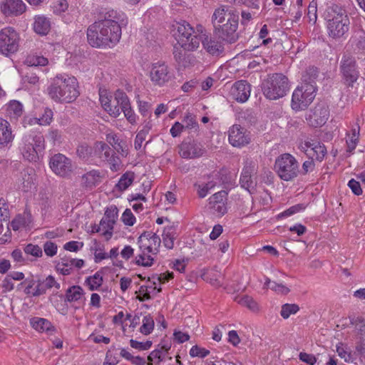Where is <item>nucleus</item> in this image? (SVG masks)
<instances>
[{"label": "nucleus", "mask_w": 365, "mask_h": 365, "mask_svg": "<svg viewBox=\"0 0 365 365\" xmlns=\"http://www.w3.org/2000/svg\"><path fill=\"white\" fill-rule=\"evenodd\" d=\"M307 206V205L305 203H299L294 205L288 208L287 210H284V212L278 214L277 217V219H282L290 217L296 213L304 211L306 209Z\"/></svg>", "instance_id": "45"}, {"label": "nucleus", "mask_w": 365, "mask_h": 365, "mask_svg": "<svg viewBox=\"0 0 365 365\" xmlns=\"http://www.w3.org/2000/svg\"><path fill=\"white\" fill-rule=\"evenodd\" d=\"M237 14L235 10L227 6H221L216 9L213 13L212 21V24L216 29L221 26L224 22L228 20V17L231 15Z\"/></svg>", "instance_id": "29"}, {"label": "nucleus", "mask_w": 365, "mask_h": 365, "mask_svg": "<svg viewBox=\"0 0 365 365\" xmlns=\"http://www.w3.org/2000/svg\"><path fill=\"white\" fill-rule=\"evenodd\" d=\"M52 11L53 14L61 16L62 20L68 24L73 21L76 16L77 11L73 8H68V4L66 0H58L53 3Z\"/></svg>", "instance_id": "21"}, {"label": "nucleus", "mask_w": 365, "mask_h": 365, "mask_svg": "<svg viewBox=\"0 0 365 365\" xmlns=\"http://www.w3.org/2000/svg\"><path fill=\"white\" fill-rule=\"evenodd\" d=\"M299 149L309 158L316 159L318 161H322L327 153L325 146L319 142H302L299 145Z\"/></svg>", "instance_id": "18"}, {"label": "nucleus", "mask_w": 365, "mask_h": 365, "mask_svg": "<svg viewBox=\"0 0 365 365\" xmlns=\"http://www.w3.org/2000/svg\"><path fill=\"white\" fill-rule=\"evenodd\" d=\"M148 133V129L145 128V129L140 130L137 133L135 139V142H134V146H135V150H138L141 149L143 143L145 140Z\"/></svg>", "instance_id": "61"}, {"label": "nucleus", "mask_w": 365, "mask_h": 365, "mask_svg": "<svg viewBox=\"0 0 365 365\" xmlns=\"http://www.w3.org/2000/svg\"><path fill=\"white\" fill-rule=\"evenodd\" d=\"M14 137L9 122L0 118V148L9 146Z\"/></svg>", "instance_id": "28"}, {"label": "nucleus", "mask_w": 365, "mask_h": 365, "mask_svg": "<svg viewBox=\"0 0 365 365\" xmlns=\"http://www.w3.org/2000/svg\"><path fill=\"white\" fill-rule=\"evenodd\" d=\"M152 341H138L134 339L130 340V345L133 349H137L138 351H145L148 350L152 346Z\"/></svg>", "instance_id": "56"}, {"label": "nucleus", "mask_w": 365, "mask_h": 365, "mask_svg": "<svg viewBox=\"0 0 365 365\" xmlns=\"http://www.w3.org/2000/svg\"><path fill=\"white\" fill-rule=\"evenodd\" d=\"M45 254L48 257H53L58 251V246L53 242L48 241L43 245Z\"/></svg>", "instance_id": "64"}, {"label": "nucleus", "mask_w": 365, "mask_h": 365, "mask_svg": "<svg viewBox=\"0 0 365 365\" xmlns=\"http://www.w3.org/2000/svg\"><path fill=\"white\" fill-rule=\"evenodd\" d=\"M307 74H310L308 78L307 74L303 75V83L294 91L292 96V108L295 111H299L307 108L315 98L316 86L314 79L317 76V70L309 68Z\"/></svg>", "instance_id": "3"}, {"label": "nucleus", "mask_w": 365, "mask_h": 365, "mask_svg": "<svg viewBox=\"0 0 365 365\" xmlns=\"http://www.w3.org/2000/svg\"><path fill=\"white\" fill-rule=\"evenodd\" d=\"M125 24L123 13L115 10L108 11L103 19L94 22L88 28V43L96 48L115 46L120 39L121 26Z\"/></svg>", "instance_id": "1"}, {"label": "nucleus", "mask_w": 365, "mask_h": 365, "mask_svg": "<svg viewBox=\"0 0 365 365\" xmlns=\"http://www.w3.org/2000/svg\"><path fill=\"white\" fill-rule=\"evenodd\" d=\"M204 48L210 54L217 55L222 51V46L220 42L215 41L205 34L202 35L201 41Z\"/></svg>", "instance_id": "32"}, {"label": "nucleus", "mask_w": 365, "mask_h": 365, "mask_svg": "<svg viewBox=\"0 0 365 365\" xmlns=\"http://www.w3.org/2000/svg\"><path fill=\"white\" fill-rule=\"evenodd\" d=\"M190 356L192 358H205L210 354V351L197 345L193 346L190 350Z\"/></svg>", "instance_id": "55"}, {"label": "nucleus", "mask_w": 365, "mask_h": 365, "mask_svg": "<svg viewBox=\"0 0 365 365\" xmlns=\"http://www.w3.org/2000/svg\"><path fill=\"white\" fill-rule=\"evenodd\" d=\"M215 186V184L213 182L198 185L197 193L199 196L200 197H205L208 194L209 191L212 190Z\"/></svg>", "instance_id": "62"}, {"label": "nucleus", "mask_w": 365, "mask_h": 365, "mask_svg": "<svg viewBox=\"0 0 365 365\" xmlns=\"http://www.w3.org/2000/svg\"><path fill=\"white\" fill-rule=\"evenodd\" d=\"M133 180L134 174L131 172H127L121 176L116 187L120 191L125 190L133 183Z\"/></svg>", "instance_id": "47"}, {"label": "nucleus", "mask_w": 365, "mask_h": 365, "mask_svg": "<svg viewBox=\"0 0 365 365\" xmlns=\"http://www.w3.org/2000/svg\"><path fill=\"white\" fill-rule=\"evenodd\" d=\"M99 100L103 108L112 117L117 118L120 114V103L116 98V91L114 98L111 93L106 89L100 90Z\"/></svg>", "instance_id": "14"}, {"label": "nucleus", "mask_w": 365, "mask_h": 365, "mask_svg": "<svg viewBox=\"0 0 365 365\" xmlns=\"http://www.w3.org/2000/svg\"><path fill=\"white\" fill-rule=\"evenodd\" d=\"M31 326L38 332L48 333L53 330V327L51 322L43 318L33 317L30 319Z\"/></svg>", "instance_id": "33"}, {"label": "nucleus", "mask_w": 365, "mask_h": 365, "mask_svg": "<svg viewBox=\"0 0 365 365\" xmlns=\"http://www.w3.org/2000/svg\"><path fill=\"white\" fill-rule=\"evenodd\" d=\"M250 137L240 125H233L229 130V142L234 147H242L250 143Z\"/></svg>", "instance_id": "23"}, {"label": "nucleus", "mask_w": 365, "mask_h": 365, "mask_svg": "<svg viewBox=\"0 0 365 365\" xmlns=\"http://www.w3.org/2000/svg\"><path fill=\"white\" fill-rule=\"evenodd\" d=\"M116 98L120 103V110L123 112L127 120L132 125L136 124L138 117L130 108L127 95L123 91L118 90L116 91Z\"/></svg>", "instance_id": "24"}, {"label": "nucleus", "mask_w": 365, "mask_h": 365, "mask_svg": "<svg viewBox=\"0 0 365 365\" xmlns=\"http://www.w3.org/2000/svg\"><path fill=\"white\" fill-rule=\"evenodd\" d=\"M175 237L176 233L173 227H168L165 228L163 233V242L165 247L172 249L174 247Z\"/></svg>", "instance_id": "41"}, {"label": "nucleus", "mask_w": 365, "mask_h": 365, "mask_svg": "<svg viewBox=\"0 0 365 365\" xmlns=\"http://www.w3.org/2000/svg\"><path fill=\"white\" fill-rule=\"evenodd\" d=\"M274 169L282 180L289 181L298 175L299 164L293 155L284 153L276 159Z\"/></svg>", "instance_id": "9"}, {"label": "nucleus", "mask_w": 365, "mask_h": 365, "mask_svg": "<svg viewBox=\"0 0 365 365\" xmlns=\"http://www.w3.org/2000/svg\"><path fill=\"white\" fill-rule=\"evenodd\" d=\"M103 282V276L101 272H96L94 274L88 276L85 279L86 285L91 291L98 290Z\"/></svg>", "instance_id": "36"}, {"label": "nucleus", "mask_w": 365, "mask_h": 365, "mask_svg": "<svg viewBox=\"0 0 365 365\" xmlns=\"http://www.w3.org/2000/svg\"><path fill=\"white\" fill-rule=\"evenodd\" d=\"M114 225V222H111L109 220L102 218L100 222L98 232H101L106 240H108L110 239L113 235Z\"/></svg>", "instance_id": "39"}, {"label": "nucleus", "mask_w": 365, "mask_h": 365, "mask_svg": "<svg viewBox=\"0 0 365 365\" xmlns=\"http://www.w3.org/2000/svg\"><path fill=\"white\" fill-rule=\"evenodd\" d=\"M204 153L202 148L197 144L182 143L180 147L179 154L183 158H195Z\"/></svg>", "instance_id": "30"}, {"label": "nucleus", "mask_w": 365, "mask_h": 365, "mask_svg": "<svg viewBox=\"0 0 365 365\" xmlns=\"http://www.w3.org/2000/svg\"><path fill=\"white\" fill-rule=\"evenodd\" d=\"M24 252L34 257H40L42 256L41 247L37 245L28 244L24 248Z\"/></svg>", "instance_id": "51"}, {"label": "nucleus", "mask_w": 365, "mask_h": 365, "mask_svg": "<svg viewBox=\"0 0 365 365\" xmlns=\"http://www.w3.org/2000/svg\"><path fill=\"white\" fill-rule=\"evenodd\" d=\"M160 239L155 233L148 232L138 238L140 254L136 257V263L144 267H150L154 262L160 245Z\"/></svg>", "instance_id": "4"}, {"label": "nucleus", "mask_w": 365, "mask_h": 365, "mask_svg": "<svg viewBox=\"0 0 365 365\" xmlns=\"http://www.w3.org/2000/svg\"><path fill=\"white\" fill-rule=\"evenodd\" d=\"M121 220L125 225L133 226L136 222V218L130 209H125L121 215Z\"/></svg>", "instance_id": "58"}, {"label": "nucleus", "mask_w": 365, "mask_h": 365, "mask_svg": "<svg viewBox=\"0 0 365 365\" xmlns=\"http://www.w3.org/2000/svg\"><path fill=\"white\" fill-rule=\"evenodd\" d=\"M29 222L30 216L29 214L18 215L11 222V227L14 231H17L23 227H26Z\"/></svg>", "instance_id": "43"}, {"label": "nucleus", "mask_w": 365, "mask_h": 365, "mask_svg": "<svg viewBox=\"0 0 365 365\" xmlns=\"http://www.w3.org/2000/svg\"><path fill=\"white\" fill-rule=\"evenodd\" d=\"M26 6L22 0H2L0 2V11L6 16H18L26 11Z\"/></svg>", "instance_id": "19"}, {"label": "nucleus", "mask_w": 365, "mask_h": 365, "mask_svg": "<svg viewBox=\"0 0 365 365\" xmlns=\"http://www.w3.org/2000/svg\"><path fill=\"white\" fill-rule=\"evenodd\" d=\"M329 116V111L327 106H317L309 115L308 120L312 126H322L327 122Z\"/></svg>", "instance_id": "26"}, {"label": "nucleus", "mask_w": 365, "mask_h": 365, "mask_svg": "<svg viewBox=\"0 0 365 365\" xmlns=\"http://www.w3.org/2000/svg\"><path fill=\"white\" fill-rule=\"evenodd\" d=\"M227 192L224 190L215 193L209 198L210 209L213 215L221 217L227 212Z\"/></svg>", "instance_id": "17"}, {"label": "nucleus", "mask_w": 365, "mask_h": 365, "mask_svg": "<svg viewBox=\"0 0 365 365\" xmlns=\"http://www.w3.org/2000/svg\"><path fill=\"white\" fill-rule=\"evenodd\" d=\"M51 21L43 15L34 16L33 29L38 35L46 36L51 30Z\"/></svg>", "instance_id": "31"}, {"label": "nucleus", "mask_w": 365, "mask_h": 365, "mask_svg": "<svg viewBox=\"0 0 365 365\" xmlns=\"http://www.w3.org/2000/svg\"><path fill=\"white\" fill-rule=\"evenodd\" d=\"M47 93L55 102L71 103L79 96L78 80L66 73L58 74L51 80Z\"/></svg>", "instance_id": "2"}, {"label": "nucleus", "mask_w": 365, "mask_h": 365, "mask_svg": "<svg viewBox=\"0 0 365 365\" xmlns=\"http://www.w3.org/2000/svg\"><path fill=\"white\" fill-rule=\"evenodd\" d=\"M359 127L356 126L347 134L346 144L348 151L351 152L356 148L359 142Z\"/></svg>", "instance_id": "40"}, {"label": "nucleus", "mask_w": 365, "mask_h": 365, "mask_svg": "<svg viewBox=\"0 0 365 365\" xmlns=\"http://www.w3.org/2000/svg\"><path fill=\"white\" fill-rule=\"evenodd\" d=\"M83 247V242L78 241H70L64 244L63 249L66 251L77 252Z\"/></svg>", "instance_id": "63"}, {"label": "nucleus", "mask_w": 365, "mask_h": 365, "mask_svg": "<svg viewBox=\"0 0 365 365\" xmlns=\"http://www.w3.org/2000/svg\"><path fill=\"white\" fill-rule=\"evenodd\" d=\"M111 153L113 151L108 145L103 142H97L93 146V157L98 158L105 161V160H108Z\"/></svg>", "instance_id": "34"}, {"label": "nucleus", "mask_w": 365, "mask_h": 365, "mask_svg": "<svg viewBox=\"0 0 365 365\" xmlns=\"http://www.w3.org/2000/svg\"><path fill=\"white\" fill-rule=\"evenodd\" d=\"M93 148L89 147L88 145L83 144L81 145L77 149L78 155L83 159H88L90 157H93Z\"/></svg>", "instance_id": "59"}, {"label": "nucleus", "mask_w": 365, "mask_h": 365, "mask_svg": "<svg viewBox=\"0 0 365 365\" xmlns=\"http://www.w3.org/2000/svg\"><path fill=\"white\" fill-rule=\"evenodd\" d=\"M251 93V86L246 81L235 82L230 90V96L239 103L246 102Z\"/></svg>", "instance_id": "20"}, {"label": "nucleus", "mask_w": 365, "mask_h": 365, "mask_svg": "<svg viewBox=\"0 0 365 365\" xmlns=\"http://www.w3.org/2000/svg\"><path fill=\"white\" fill-rule=\"evenodd\" d=\"M336 351L338 356L344 359L346 363H354L356 360V356L353 354L349 346L342 342H339L336 345Z\"/></svg>", "instance_id": "35"}, {"label": "nucleus", "mask_w": 365, "mask_h": 365, "mask_svg": "<svg viewBox=\"0 0 365 365\" xmlns=\"http://www.w3.org/2000/svg\"><path fill=\"white\" fill-rule=\"evenodd\" d=\"M49 167L55 175L61 178L69 177L73 170L71 160L61 153L51 157Z\"/></svg>", "instance_id": "13"}, {"label": "nucleus", "mask_w": 365, "mask_h": 365, "mask_svg": "<svg viewBox=\"0 0 365 365\" xmlns=\"http://www.w3.org/2000/svg\"><path fill=\"white\" fill-rule=\"evenodd\" d=\"M2 110L11 121L17 120L24 111L23 104L16 100L9 101L2 107Z\"/></svg>", "instance_id": "25"}, {"label": "nucleus", "mask_w": 365, "mask_h": 365, "mask_svg": "<svg viewBox=\"0 0 365 365\" xmlns=\"http://www.w3.org/2000/svg\"><path fill=\"white\" fill-rule=\"evenodd\" d=\"M11 238V232L9 226L8 225L4 226V225L0 222V244H4L10 241Z\"/></svg>", "instance_id": "57"}, {"label": "nucleus", "mask_w": 365, "mask_h": 365, "mask_svg": "<svg viewBox=\"0 0 365 365\" xmlns=\"http://www.w3.org/2000/svg\"><path fill=\"white\" fill-rule=\"evenodd\" d=\"M173 278L172 272L163 273L160 276H153L149 278L145 284L140 286L138 292V299L145 301L154 297L161 290V284L168 282Z\"/></svg>", "instance_id": "10"}, {"label": "nucleus", "mask_w": 365, "mask_h": 365, "mask_svg": "<svg viewBox=\"0 0 365 365\" xmlns=\"http://www.w3.org/2000/svg\"><path fill=\"white\" fill-rule=\"evenodd\" d=\"M341 63V70L345 83L349 86H353L359 76L355 60L352 57L345 56L342 58Z\"/></svg>", "instance_id": "15"}, {"label": "nucleus", "mask_w": 365, "mask_h": 365, "mask_svg": "<svg viewBox=\"0 0 365 365\" xmlns=\"http://www.w3.org/2000/svg\"><path fill=\"white\" fill-rule=\"evenodd\" d=\"M84 294V290L81 286L73 285L67 289L66 297L68 302H77L83 298Z\"/></svg>", "instance_id": "38"}, {"label": "nucleus", "mask_w": 365, "mask_h": 365, "mask_svg": "<svg viewBox=\"0 0 365 365\" xmlns=\"http://www.w3.org/2000/svg\"><path fill=\"white\" fill-rule=\"evenodd\" d=\"M255 171V168L253 163H246L242 169L240 177L242 187L247 190L250 193L252 192L257 185L256 178L253 175Z\"/></svg>", "instance_id": "22"}, {"label": "nucleus", "mask_w": 365, "mask_h": 365, "mask_svg": "<svg viewBox=\"0 0 365 365\" xmlns=\"http://www.w3.org/2000/svg\"><path fill=\"white\" fill-rule=\"evenodd\" d=\"M288 89V79L279 73L268 76L262 83L263 94L270 100H277L283 97Z\"/></svg>", "instance_id": "7"}, {"label": "nucleus", "mask_w": 365, "mask_h": 365, "mask_svg": "<svg viewBox=\"0 0 365 365\" xmlns=\"http://www.w3.org/2000/svg\"><path fill=\"white\" fill-rule=\"evenodd\" d=\"M163 359V351L158 349L152 351L148 356L149 364L153 365H159Z\"/></svg>", "instance_id": "53"}, {"label": "nucleus", "mask_w": 365, "mask_h": 365, "mask_svg": "<svg viewBox=\"0 0 365 365\" xmlns=\"http://www.w3.org/2000/svg\"><path fill=\"white\" fill-rule=\"evenodd\" d=\"M106 176V172L99 170H92L81 177V183L83 186L93 188L100 184Z\"/></svg>", "instance_id": "27"}, {"label": "nucleus", "mask_w": 365, "mask_h": 365, "mask_svg": "<svg viewBox=\"0 0 365 365\" xmlns=\"http://www.w3.org/2000/svg\"><path fill=\"white\" fill-rule=\"evenodd\" d=\"M234 300L239 304L246 307L252 311L258 310L257 303L250 296H237L235 297Z\"/></svg>", "instance_id": "42"}, {"label": "nucleus", "mask_w": 365, "mask_h": 365, "mask_svg": "<svg viewBox=\"0 0 365 365\" xmlns=\"http://www.w3.org/2000/svg\"><path fill=\"white\" fill-rule=\"evenodd\" d=\"M331 12L333 14H329L327 17L328 34L334 38H339L349 31V19L347 15L342 12Z\"/></svg>", "instance_id": "11"}, {"label": "nucleus", "mask_w": 365, "mask_h": 365, "mask_svg": "<svg viewBox=\"0 0 365 365\" xmlns=\"http://www.w3.org/2000/svg\"><path fill=\"white\" fill-rule=\"evenodd\" d=\"M351 45L359 50L365 49V33L363 31L356 32L351 38Z\"/></svg>", "instance_id": "48"}, {"label": "nucleus", "mask_w": 365, "mask_h": 365, "mask_svg": "<svg viewBox=\"0 0 365 365\" xmlns=\"http://www.w3.org/2000/svg\"><path fill=\"white\" fill-rule=\"evenodd\" d=\"M19 35L11 27H6L0 31V53L8 56L19 48Z\"/></svg>", "instance_id": "12"}, {"label": "nucleus", "mask_w": 365, "mask_h": 365, "mask_svg": "<svg viewBox=\"0 0 365 365\" xmlns=\"http://www.w3.org/2000/svg\"><path fill=\"white\" fill-rule=\"evenodd\" d=\"M46 289L43 287L42 284L38 282L36 285L32 284L26 289V292L28 294H31L32 296H39L46 292Z\"/></svg>", "instance_id": "54"}, {"label": "nucleus", "mask_w": 365, "mask_h": 365, "mask_svg": "<svg viewBox=\"0 0 365 365\" xmlns=\"http://www.w3.org/2000/svg\"><path fill=\"white\" fill-rule=\"evenodd\" d=\"M25 62L29 66H46L48 64L47 58L37 54L29 56Z\"/></svg>", "instance_id": "44"}, {"label": "nucleus", "mask_w": 365, "mask_h": 365, "mask_svg": "<svg viewBox=\"0 0 365 365\" xmlns=\"http://www.w3.org/2000/svg\"><path fill=\"white\" fill-rule=\"evenodd\" d=\"M299 311V307L297 304H284L282 306L280 315L284 319H287L290 316L296 314Z\"/></svg>", "instance_id": "46"}, {"label": "nucleus", "mask_w": 365, "mask_h": 365, "mask_svg": "<svg viewBox=\"0 0 365 365\" xmlns=\"http://www.w3.org/2000/svg\"><path fill=\"white\" fill-rule=\"evenodd\" d=\"M56 270L63 275L70 274L73 270L71 259H61V260L56 264Z\"/></svg>", "instance_id": "49"}, {"label": "nucleus", "mask_w": 365, "mask_h": 365, "mask_svg": "<svg viewBox=\"0 0 365 365\" xmlns=\"http://www.w3.org/2000/svg\"><path fill=\"white\" fill-rule=\"evenodd\" d=\"M118 217V210L115 205H110L107 207L103 218L115 223Z\"/></svg>", "instance_id": "52"}, {"label": "nucleus", "mask_w": 365, "mask_h": 365, "mask_svg": "<svg viewBox=\"0 0 365 365\" xmlns=\"http://www.w3.org/2000/svg\"><path fill=\"white\" fill-rule=\"evenodd\" d=\"M153 319L149 315L144 317L142 321V325L140 328V332L144 335H148L153 331Z\"/></svg>", "instance_id": "50"}, {"label": "nucleus", "mask_w": 365, "mask_h": 365, "mask_svg": "<svg viewBox=\"0 0 365 365\" xmlns=\"http://www.w3.org/2000/svg\"><path fill=\"white\" fill-rule=\"evenodd\" d=\"M148 75L154 86L163 87L175 80V74L171 68L165 62L152 63L148 68Z\"/></svg>", "instance_id": "8"}, {"label": "nucleus", "mask_w": 365, "mask_h": 365, "mask_svg": "<svg viewBox=\"0 0 365 365\" xmlns=\"http://www.w3.org/2000/svg\"><path fill=\"white\" fill-rule=\"evenodd\" d=\"M172 28L174 38L184 50L194 51L199 47L202 34H198L188 23L175 22Z\"/></svg>", "instance_id": "5"}, {"label": "nucleus", "mask_w": 365, "mask_h": 365, "mask_svg": "<svg viewBox=\"0 0 365 365\" xmlns=\"http://www.w3.org/2000/svg\"><path fill=\"white\" fill-rule=\"evenodd\" d=\"M264 287L282 295H287L290 292V289L286 284L272 282L267 277L265 278Z\"/></svg>", "instance_id": "37"}, {"label": "nucleus", "mask_w": 365, "mask_h": 365, "mask_svg": "<svg viewBox=\"0 0 365 365\" xmlns=\"http://www.w3.org/2000/svg\"><path fill=\"white\" fill-rule=\"evenodd\" d=\"M317 5L314 1L310 2L308 6L307 18L309 21L314 24L317 19Z\"/></svg>", "instance_id": "60"}, {"label": "nucleus", "mask_w": 365, "mask_h": 365, "mask_svg": "<svg viewBox=\"0 0 365 365\" xmlns=\"http://www.w3.org/2000/svg\"><path fill=\"white\" fill-rule=\"evenodd\" d=\"M44 149V138L42 134L36 132L26 133L19 145L21 154L29 161H36Z\"/></svg>", "instance_id": "6"}, {"label": "nucleus", "mask_w": 365, "mask_h": 365, "mask_svg": "<svg viewBox=\"0 0 365 365\" xmlns=\"http://www.w3.org/2000/svg\"><path fill=\"white\" fill-rule=\"evenodd\" d=\"M238 14L229 16L226 23L216 29L220 37L229 42L235 41L237 38L236 31L238 27Z\"/></svg>", "instance_id": "16"}]
</instances>
